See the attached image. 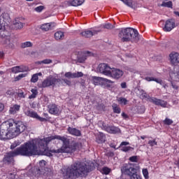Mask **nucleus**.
Returning a JSON list of instances; mask_svg holds the SVG:
<instances>
[{
  "instance_id": "obj_39",
  "label": "nucleus",
  "mask_w": 179,
  "mask_h": 179,
  "mask_svg": "<svg viewBox=\"0 0 179 179\" xmlns=\"http://www.w3.org/2000/svg\"><path fill=\"white\" fill-rule=\"evenodd\" d=\"M20 141H16L15 142H13L11 145H10V149L12 150H13V149H15V148H17V146L20 145Z\"/></svg>"
},
{
  "instance_id": "obj_15",
  "label": "nucleus",
  "mask_w": 179,
  "mask_h": 179,
  "mask_svg": "<svg viewBox=\"0 0 179 179\" xmlns=\"http://www.w3.org/2000/svg\"><path fill=\"white\" fill-rule=\"evenodd\" d=\"M174 27H176V20L171 18L166 21L163 30L164 31H171Z\"/></svg>"
},
{
  "instance_id": "obj_10",
  "label": "nucleus",
  "mask_w": 179,
  "mask_h": 179,
  "mask_svg": "<svg viewBox=\"0 0 179 179\" xmlns=\"http://www.w3.org/2000/svg\"><path fill=\"white\" fill-rule=\"evenodd\" d=\"M141 93L143 99H146L150 103H153V104H155V106H160L161 107L164 108L167 107V102H166L165 101L155 97H150V96H149L143 90L141 91Z\"/></svg>"
},
{
  "instance_id": "obj_20",
  "label": "nucleus",
  "mask_w": 179,
  "mask_h": 179,
  "mask_svg": "<svg viewBox=\"0 0 179 179\" xmlns=\"http://www.w3.org/2000/svg\"><path fill=\"white\" fill-rule=\"evenodd\" d=\"M169 57L172 65H177V64H179V54L178 52L171 53Z\"/></svg>"
},
{
  "instance_id": "obj_4",
  "label": "nucleus",
  "mask_w": 179,
  "mask_h": 179,
  "mask_svg": "<svg viewBox=\"0 0 179 179\" xmlns=\"http://www.w3.org/2000/svg\"><path fill=\"white\" fill-rule=\"evenodd\" d=\"M119 37L123 43L131 41V43H138L139 41V32L138 30L127 27L122 28L119 33Z\"/></svg>"
},
{
  "instance_id": "obj_57",
  "label": "nucleus",
  "mask_w": 179,
  "mask_h": 179,
  "mask_svg": "<svg viewBox=\"0 0 179 179\" xmlns=\"http://www.w3.org/2000/svg\"><path fill=\"white\" fill-rule=\"evenodd\" d=\"M129 145V142H127V141H122L120 145V147L119 148H123L124 146H127Z\"/></svg>"
},
{
  "instance_id": "obj_44",
  "label": "nucleus",
  "mask_w": 179,
  "mask_h": 179,
  "mask_svg": "<svg viewBox=\"0 0 179 179\" xmlns=\"http://www.w3.org/2000/svg\"><path fill=\"white\" fill-rule=\"evenodd\" d=\"M38 164L41 170H43V169L45 167V164H47V162H45V160L44 159H42L39 162Z\"/></svg>"
},
{
  "instance_id": "obj_50",
  "label": "nucleus",
  "mask_w": 179,
  "mask_h": 179,
  "mask_svg": "<svg viewBox=\"0 0 179 179\" xmlns=\"http://www.w3.org/2000/svg\"><path fill=\"white\" fill-rule=\"evenodd\" d=\"M38 64H52V60L46 59L43 61L38 62Z\"/></svg>"
},
{
  "instance_id": "obj_6",
  "label": "nucleus",
  "mask_w": 179,
  "mask_h": 179,
  "mask_svg": "<svg viewBox=\"0 0 179 179\" xmlns=\"http://www.w3.org/2000/svg\"><path fill=\"white\" fill-rule=\"evenodd\" d=\"M0 43L8 48H15L13 41L10 40V34L6 31L5 25L0 23Z\"/></svg>"
},
{
  "instance_id": "obj_62",
  "label": "nucleus",
  "mask_w": 179,
  "mask_h": 179,
  "mask_svg": "<svg viewBox=\"0 0 179 179\" xmlns=\"http://www.w3.org/2000/svg\"><path fill=\"white\" fill-rule=\"evenodd\" d=\"M108 157H114V152H109L107 153Z\"/></svg>"
},
{
  "instance_id": "obj_36",
  "label": "nucleus",
  "mask_w": 179,
  "mask_h": 179,
  "mask_svg": "<svg viewBox=\"0 0 179 179\" xmlns=\"http://www.w3.org/2000/svg\"><path fill=\"white\" fill-rule=\"evenodd\" d=\"M29 47H33V43L30 41H27L21 44V48H27Z\"/></svg>"
},
{
  "instance_id": "obj_33",
  "label": "nucleus",
  "mask_w": 179,
  "mask_h": 179,
  "mask_svg": "<svg viewBox=\"0 0 179 179\" xmlns=\"http://www.w3.org/2000/svg\"><path fill=\"white\" fill-rule=\"evenodd\" d=\"M64 32L62 31H57L55 34V40H61L62 38H64Z\"/></svg>"
},
{
  "instance_id": "obj_23",
  "label": "nucleus",
  "mask_w": 179,
  "mask_h": 179,
  "mask_svg": "<svg viewBox=\"0 0 179 179\" xmlns=\"http://www.w3.org/2000/svg\"><path fill=\"white\" fill-rule=\"evenodd\" d=\"M25 115H27V117H30L31 118H36L38 114L37 112H35L34 110H31L30 108H27L24 110Z\"/></svg>"
},
{
  "instance_id": "obj_63",
  "label": "nucleus",
  "mask_w": 179,
  "mask_h": 179,
  "mask_svg": "<svg viewBox=\"0 0 179 179\" xmlns=\"http://www.w3.org/2000/svg\"><path fill=\"white\" fill-rule=\"evenodd\" d=\"M171 86H172L173 89H175L176 90H177V89H178V86H177V85H176L173 82H171Z\"/></svg>"
},
{
  "instance_id": "obj_7",
  "label": "nucleus",
  "mask_w": 179,
  "mask_h": 179,
  "mask_svg": "<svg viewBox=\"0 0 179 179\" xmlns=\"http://www.w3.org/2000/svg\"><path fill=\"white\" fill-rule=\"evenodd\" d=\"M12 122H6L0 125V139L6 141V139H13V133L12 132Z\"/></svg>"
},
{
  "instance_id": "obj_38",
  "label": "nucleus",
  "mask_w": 179,
  "mask_h": 179,
  "mask_svg": "<svg viewBox=\"0 0 179 179\" xmlns=\"http://www.w3.org/2000/svg\"><path fill=\"white\" fill-rule=\"evenodd\" d=\"M103 29H107L108 30H111V29H114V26L110 23L103 24H102Z\"/></svg>"
},
{
  "instance_id": "obj_51",
  "label": "nucleus",
  "mask_w": 179,
  "mask_h": 179,
  "mask_svg": "<svg viewBox=\"0 0 179 179\" xmlns=\"http://www.w3.org/2000/svg\"><path fill=\"white\" fill-rule=\"evenodd\" d=\"M102 171H103V174L107 175V174H110L111 169H110L108 167H103Z\"/></svg>"
},
{
  "instance_id": "obj_48",
  "label": "nucleus",
  "mask_w": 179,
  "mask_h": 179,
  "mask_svg": "<svg viewBox=\"0 0 179 179\" xmlns=\"http://www.w3.org/2000/svg\"><path fill=\"white\" fill-rule=\"evenodd\" d=\"M129 160L132 163H138V157L137 156H132L129 158Z\"/></svg>"
},
{
  "instance_id": "obj_43",
  "label": "nucleus",
  "mask_w": 179,
  "mask_h": 179,
  "mask_svg": "<svg viewBox=\"0 0 179 179\" xmlns=\"http://www.w3.org/2000/svg\"><path fill=\"white\" fill-rule=\"evenodd\" d=\"M13 94H15V91L13 89H10L6 92V96L7 97H10V96H13Z\"/></svg>"
},
{
  "instance_id": "obj_2",
  "label": "nucleus",
  "mask_w": 179,
  "mask_h": 179,
  "mask_svg": "<svg viewBox=\"0 0 179 179\" xmlns=\"http://www.w3.org/2000/svg\"><path fill=\"white\" fill-rule=\"evenodd\" d=\"M94 163L76 161L67 169H62L64 179H76L86 177L90 171L94 170Z\"/></svg>"
},
{
  "instance_id": "obj_12",
  "label": "nucleus",
  "mask_w": 179,
  "mask_h": 179,
  "mask_svg": "<svg viewBox=\"0 0 179 179\" xmlns=\"http://www.w3.org/2000/svg\"><path fill=\"white\" fill-rule=\"evenodd\" d=\"M111 71V68L107 64H100L98 66L97 71L100 72V73H103V75H106V76H110V71Z\"/></svg>"
},
{
  "instance_id": "obj_14",
  "label": "nucleus",
  "mask_w": 179,
  "mask_h": 179,
  "mask_svg": "<svg viewBox=\"0 0 179 179\" xmlns=\"http://www.w3.org/2000/svg\"><path fill=\"white\" fill-rule=\"evenodd\" d=\"M48 113L52 115H59L61 114V110L58 105L55 103H50L48 106Z\"/></svg>"
},
{
  "instance_id": "obj_16",
  "label": "nucleus",
  "mask_w": 179,
  "mask_h": 179,
  "mask_svg": "<svg viewBox=\"0 0 179 179\" xmlns=\"http://www.w3.org/2000/svg\"><path fill=\"white\" fill-rule=\"evenodd\" d=\"M122 75H124V71L119 69H113L110 71L109 76H111L113 79H120Z\"/></svg>"
},
{
  "instance_id": "obj_31",
  "label": "nucleus",
  "mask_w": 179,
  "mask_h": 179,
  "mask_svg": "<svg viewBox=\"0 0 179 179\" xmlns=\"http://www.w3.org/2000/svg\"><path fill=\"white\" fill-rule=\"evenodd\" d=\"M101 77H92V83H94V85H95V86H99V85H101Z\"/></svg>"
},
{
  "instance_id": "obj_19",
  "label": "nucleus",
  "mask_w": 179,
  "mask_h": 179,
  "mask_svg": "<svg viewBox=\"0 0 179 179\" xmlns=\"http://www.w3.org/2000/svg\"><path fill=\"white\" fill-rule=\"evenodd\" d=\"M67 131L73 136H82V131L76 128L69 127Z\"/></svg>"
},
{
  "instance_id": "obj_25",
  "label": "nucleus",
  "mask_w": 179,
  "mask_h": 179,
  "mask_svg": "<svg viewBox=\"0 0 179 179\" xmlns=\"http://www.w3.org/2000/svg\"><path fill=\"white\" fill-rule=\"evenodd\" d=\"M110 83H113V82L107 78H101V85L106 86V87H111V85Z\"/></svg>"
},
{
  "instance_id": "obj_9",
  "label": "nucleus",
  "mask_w": 179,
  "mask_h": 179,
  "mask_svg": "<svg viewBox=\"0 0 179 179\" xmlns=\"http://www.w3.org/2000/svg\"><path fill=\"white\" fill-rule=\"evenodd\" d=\"M11 131L13 132V136L14 138H16V136H18V135H20L22 132H24L26 131L27 127L24 125V124L22 122L18 121L17 122L12 123Z\"/></svg>"
},
{
  "instance_id": "obj_47",
  "label": "nucleus",
  "mask_w": 179,
  "mask_h": 179,
  "mask_svg": "<svg viewBox=\"0 0 179 179\" xmlns=\"http://www.w3.org/2000/svg\"><path fill=\"white\" fill-rule=\"evenodd\" d=\"M14 25L16 29H22L23 27V23H22L21 22H15L14 23Z\"/></svg>"
},
{
  "instance_id": "obj_30",
  "label": "nucleus",
  "mask_w": 179,
  "mask_h": 179,
  "mask_svg": "<svg viewBox=\"0 0 179 179\" xmlns=\"http://www.w3.org/2000/svg\"><path fill=\"white\" fill-rule=\"evenodd\" d=\"M145 80H147V82H156L157 83H162V80L159 78H155L153 77H145Z\"/></svg>"
},
{
  "instance_id": "obj_42",
  "label": "nucleus",
  "mask_w": 179,
  "mask_h": 179,
  "mask_svg": "<svg viewBox=\"0 0 179 179\" xmlns=\"http://www.w3.org/2000/svg\"><path fill=\"white\" fill-rule=\"evenodd\" d=\"M164 125H171L173 124V121L171 119H169V117H166L164 121H163Z\"/></svg>"
},
{
  "instance_id": "obj_61",
  "label": "nucleus",
  "mask_w": 179,
  "mask_h": 179,
  "mask_svg": "<svg viewBox=\"0 0 179 179\" xmlns=\"http://www.w3.org/2000/svg\"><path fill=\"white\" fill-rule=\"evenodd\" d=\"M122 89H127V83L124 82L120 84Z\"/></svg>"
},
{
  "instance_id": "obj_53",
  "label": "nucleus",
  "mask_w": 179,
  "mask_h": 179,
  "mask_svg": "<svg viewBox=\"0 0 179 179\" xmlns=\"http://www.w3.org/2000/svg\"><path fill=\"white\" fill-rule=\"evenodd\" d=\"M13 73H19V66H14L11 69Z\"/></svg>"
},
{
  "instance_id": "obj_28",
  "label": "nucleus",
  "mask_w": 179,
  "mask_h": 179,
  "mask_svg": "<svg viewBox=\"0 0 179 179\" xmlns=\"http://www.w3.org/2000/svg\"><path fill=\"white\" fill-rule=\"evenodd\" d=\"M112 108L115 114H121V108L117 103H113Z\"/></svg>"
},
{
  "instance_id": "obj_55",
  "label": "nucleus",
  "mask_w": 179,
  "mask_h": 179,
  "mask_svg": "<svg viewBox=\"0 0 179 179\" xmlns=\"http://www.w3.org/2000/svg\"><path fill=\"white\" fill-rule=\"evenodd\" d=\"M43 9H44L43 6H39L35 8L36 12H38V13L43 12Z\"/></svg>"
},
{
  "instance_id": "obj_56",
  "label": "nucleus",
  "mask_w": 179,
  "mask_h": 179,
  "mask_svg": "<svg viewBox=\"0 0 179 179\" xmlns=\"http://www.w3.org/2000/svg\"><path fill=\"white\" fill-rule=\"evenodd\" d=\"M36 119L38 120V121H41V122H44L47 121V119L45 117H41L38 115H37Z\"/></svg>"
},
{
  "instance_id": "obj_11",
  "label": "nucleus",
  "mask_w": 179,
  "mask_h": 179,
  "mask_svg": "<svg viewBox=\"0 0 179 179\" xmlns=\"http://www.w3.org/2000/svg\"><path fill=\"white\" fill-rule=\"evenodd\" d=\"M122 174L132 177V176H136V169H134V165L131 164H125L121 169Z\"/></svg>"
},
{
  "instance_id": "obj_41",
  "label": "nucleus",
  "mask_w": 179,
  "mask_h": 179,
  "mask_svg": "<svg viewBox=\"0 0 179 179\" xmlns=\"http://www.w3.org/2000/svg\"><path fill=\"white\" fill-rule=\"evenodd\" d=\"M131 149L132 150H134V148L131 147V146H123V147H121V150L122 152H129V150H131Z\"/></svg>"
},
{
  "instance_id": "obj_3",
  "label": "nucleus",
  "mask_w": 179,
  "mask_h": 179,
  "mask_svg": "<svg viewBox=\"0 0 179 179\" xmlns=\"http://www.w3.org/2000/svg\"><path fill=\"white\" fill-rule=\"evenodd\" d=\"M66 142H67L66 148H64V144H62V146L57 150H49L48 147V148L43 149L42 155H43L44 156H48V157H52V153H73L76 152V150H80V149H82V143H71V141H69V139L66 137Z\"/></svg>"
},
{
  "instance_id": "obj_35",
  "label": "nucleus",
  "mask_w": 179,
  "mask_h": 179,
  "mask_svg": "<svg viewBox=\"0 0 179 179\" xmlns=\"http://www.w3.org/2000/svg\"><path fill=\"white\" fill-rule=\"evenodd\" d=\"M161 6H163L164 8H173V1H163L162 3L161 4Z\"/></svg>"
},
{
  "instance_id": "obj_49",
  "label": "nucleus",
  "mask_w": 179,
  "mask_h": 179,
  "mask_svg": "<svg viewBox=\"0 0 179 179\" xmlns=\"http://www.w3.org/2000/svg\"><path fill=\"white\" fill-rule=\"evenodd\" d=\"M143 174L145 179L149 178V171L146 169H143Z\"/></svg>"
},
{
  "instance_id": "obj_27",
  "label": "nucleus",
  "mask_w": 179,
  "mask_h": 179,
  "mask_svg": "<svg viewBox=\"0 0 179 179\" xmlns=\"http://www.w3.org/2000/svg\"><path fill=\"white\" fill-rule=\"evenodd\" d=\"M92 55H93V53L87 51L85 53V56L78 57V62H79L80 64H83V62L86 61V57H92Z\"/></svg>"
},
{
  "instance_id": "obj_8",
  "label": "nucleus",
  "mask_w": 179,
  "mask_h": 179,
  "mask_svg": "<svg viewBox=\"0 0 179 179\" xmlns=\"http://www.w3.org/2000/svg\"><path fill=\"white\" fill-rule=\"evenodd\" d=\"M62 83V80L61 78H57L52 76H50L47 77L41 84V87H55L56 86H61V84Z\"/></svg>"
},
{
  "instance_id": "obj_24",
  "label": "nucleus",
  "mask_w": 179,
  "mask_h": 179,
  "mask_svg": "<svg viewBox=\"0 0 179 179\" xmlns=\"http://www.w3.org/2000/svg\"><path fill=\"white\" fill-rule=\"evenodd\" d=\"M97 143H104L106 142V135L103 133H99L96 137Z\"/></svg>"
},
{
  "instance_id": "obj_34",
  "label": "nucleus",
  "mask_w": 179,
  "mask_h": 179,
  "mask_svg": "<svg viewBox=\"0 0 179 179\" xmlns=\"http://www.w3.org/2000/svg\"><path fill=\"white\" fill-rule=\"evenodd\" d=\"M31 92L32 94L29 96V99H36V97L37 96V94H38V91H37V90L36 89H31Z\"/></svg>"
},
{
  "instance_id": "obj_58",
  "label": "nucleus",
  "mask_w": 179,
  "mask_h": 179,
  "mask_svg": "<svg viewBox=\"0 0 179 179\" xmlns=\"http://www.w3.org/2000/svg\"><path fill=\"white\" fill-rule=\"evenodd\" d=\"M130 179H142L139 175H137L136 173L135 176H130Z\"/></svg>"
},
{
  "instance_id": "obj_37",
  "label": "nucleus",
  "mask_w": 179,
  "mask_h": 179,
  "mask_svg": "<svg viewBox=\"0 0 179 179\" xmlns=\"http://www.w3.org/2000/svg\"><path fill=\"white\" fill-rule=\"evenodd\" d=\"M117 101L120 103V104H124V106H127L128 103V100H127L126 98L120 97L117 99Z\"/></svg>"
},
{
  "instance_id": "obj_60",
  "label": "nucleus",
  "mask_w": 179,
  "mask_h": 179,
  "mask_svg": "<svg viewBox=\"0 0 179 179\" xmlns=\"http://www.w3.org/2000/svg\"><path fill=\"white\" fill-rule=\"evenodd\" d=\"M5 110V105L2 103H0V113Z\"/></svg>"
},
{
  "instance_id": "obj_29",
  "label": "nucleus",
  "mask_w": 179,
  "mask_h": 179,
  "mask_svg": "<svg viewBox=\"0 0 179 179\" xmlns=\"http://www.w3.org/2000/svg\"><path fill=\"white\" fill-rule=\"evenodd\" d=\"M124 5H127V6H129V8H131V9H134L135 7H134V1L132 0H120Z\"/></svg>"
},
{
  "instance_id": "obj_13",
  "label": "nucleus",
  "mask_w": 179,
  "mask_h": 179,
  "mask_svg": "<svg viewBox=\"0 0 179 179\" xmlns=\"http://www.w3.org/2000/svg\"><path fill=\"white\" fill-rule=\"evenodd\" d=\"M101 128L103 131L108 132V134H118V132H120V129L118 127L105 124L104 122L102 123Z\"/></svg>"
},
{
  "instance_id": "obj_40",
  "label": "nucleus",
  "mask_w": 179,
  "mask_h": 179,
  "mask_svg": "<svg viewBox=\"0 0 179 179\" xmlns=\"http://www.w3.org/2000/svg\"><path fill=\"white\" fill-rule=\"evenodd\" d=\"M26 76H27V73L19 74L15 78V82H17L20 80V79H22V78H26Z\"/></svg>"
},
{
  "instance_id": "obj_18",
  "label": "nucleus",
  "mask_w": 179,
  "mask_h": 179,
  "mask_svg": "<svg viewBox=\"0 0 179 179\" xmlns=\"http://www.w3.org/2000/svg\"><path fill=\"white\" fill-rule=\"evenodd\" d=\"M100 31H91V30H85L80 33L83 37H85V38H90V37H93V36H96Z\"/></svg>"
},
{
  "instance_id": "obj_5",
  "label": "nucleus",
  "mask_w": 179,
  "mask_h": 179,
  "mask_svg": "<svg viewBox=\"0 0 179 179\" xmlns=\"http://www.w3.org/2000/svg\"><path fill=\"white\" fill-rule=\"evenodd\" d=\"M16 156H24V157H27V154L22 144L15 150L10 151L4 155L2 160L3 164H6V166L13 164V163H15V157H16Z\"/></svg>"
},
{
  "instance_id": "obj_32",
  "label": "nucleus",
  "mask_w": 179,
  "mask_h": 179,
  "mask_svg": "<svg viewBox=\"0 0 179 179\" xmlns=\"http://www.w3.org/2000/svg\"><path fill=\"white\" fill-rule=\"evenodd\" d=\"M41 30H44V31H48V30H51V23H45L41 25Z\"/></svg>"
},
{
  "instance_id": "obj_64",
  "label": "nucleus",
  "mask_w": 179,
  "mask_h": 179,
  "mask_svg": "<svg viewBox=\"0 0 179 179\" xmlns=\"http://www.w3.org/2000/svg\"><path fill=\"white\" fill-rule=\"evenodd\" d=\"M122 117H123L124 118H128V115H126L125 113H122Z\"/></svg>"
},
{
  "instance_id": "obj_52",
  "label": "nucleus",
  "mask_w": 179,
  "mask_h": 179,
  "mask_svg": "<svg viewBox=\"0 0 179 179\" xmlns=\"http://www.w3.org/2000/svg\"><path fill=\"white\" fill-rule=\"evenodd\" d=\"M148 145H150V146H157V141H156V140H150L149 141H148Z\"/></svg>"
},
{
  "instance_id": "obj_45",
  "label": "nucleus",
  "mask_w": 179,
  "mask_h": 179,
  "mask_svg": "<svg viewBox=\"0 0 179 179\" xmlns=\"http://www.w3.org/2000/svg\"><path fill=\"white\" fill-rule=\"evenodd\" d=\"M29 71V67L24 66H19V71L20 72H27Z\"/></svg>"
},
{
  "instance_id": "obj_22",
  "label": "nucleus",
  "mask_w": 179,
  "mask_h": 179,
  "mask_svg": "<svg viewBox=\"0 0 179 179\" xmlns=\"http://www.w3.org/2000/svg\"><path fill=\"white\" fill-rule=\"evenodd\" d=\"M68 3L71 6H80L85 3V0H71L68 1Z\"/></svg>"
},
{
  "instance_id": "obj_17",
  "label": "nucleus",
  "mask_w": 179,
  "mask_h": 179,
  "mask_svg": "<svg viewBox=\"0 0 179 179\" xmlns=\"http://www.w3.org/2000/svg\"><path fill=\"white\" fill-rule=\"evenodd\" d=\"M65 78L69 79H75L76 78H82L83 76V73L78 71L77 73L66 72L64 74Z\"/></svg>"
},
{
  "instance_id": "obj_21",
  "label": "nucleus",
  "mask_w": 179,
  "mask_h": 179,
  "mask_svg": "<svg viewBox=\"0 0 179 179\" xmlns=\"http://www.w3.org/2000/svg\"><path fill=\"white\" fill-rule=\"evenodd\" d=\"M169 76L171 79L179 80V66L175 67L173 71L169 72Z\"/></svg>"
},
{
  "instance_id": "obj_1",
  "label": "nucleus",
  "mask_w": 179,
  "mask_h": 179,
  "mask_svg": "<svg viewBox=\"0 0 179 179\" xmlns=\"http://www.w3.org/2000/svg\"><path fill=\"white\" fill-rule=\"evenodd\" d=\"M55 139L62 141L63 143V149L66 148V137L58 135L50 136L41 139H33L31 141H27L22 144V146L27 153V157H32L33 156H37V155H38V148L43 150L44 149H47L48 148V143Z\"/></svg>"
},
{
  "instance_id": "obj_59",
  "label": "nucleus",
  "mask_w": 179,
  "mask_h": 179,
  "mask_svg": "<svg viewBox=\"0 0 179 179\" xmlns=\"http://www.w3.org/2000/svg\"><path fill=\"white\" fill-rule=\"evenodd\" d=\"M18 97H20L21 99H24V97H26V95L24 94V92H20L18 93Z\"/></svg>"
},
{
  "instance_id": "obj_26",
  "label": "nucleus",
  "mask_w": 179,
  "mask_h": 179,
  "mask_svg": "<svg viewBox=\"0 0 179 179\" xmlns=\"http://www.w3.org/2000/svg\"><path fill=\"white\" fill-rule=\"evenodd\" d=\"M17 111H20V105L15 104L10 108L9 114L15 115Z\"/></svg>"
},
{
  "instance_id": "obj_46",
  "label": "nucleus",
  "mask_w": 179,
  "mask_h": 179,
  "mask_svg": "<svg viewBox=\"0 0 179 179\" xmlns=\"http://www.w3.org/2000/svg\"><path fill=\"white\" fill-rule=\"evenodd\" d=\"M38 80V77L37 76V74H34L31 78V82L32 83H36Z\"/></svg>"
},
{
  "instance_id": "obj_54",
  "label": "nucleus",
  "mask_w": 179,
  "mask_h": 179,
  "mask_svg": "<svg viewBox=\"0 0 179 179\" xmlns=\"http://www.w3.org/2000/svg\"><path fill=\"white\" fill-rule=\"evenodd\" d=\"M61 80H62V83L63 81V82H64V83H66V85H67V86H71V85H72V83L71 82V80H69L66 78L61 79Z\"/></svg>"
}]
</instances>
